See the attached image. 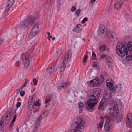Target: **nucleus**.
<instances>
[{"label": "nucleus", "mask_w": 132, "mask_h": 132, "mask_svg": "<svg viewBox=\"0 0 132 132\" xmlns=\"http://www.w3.org/2000/svg\"><path fill=\"white\" fill-rule=\"evenodd\" d=\"M88 20V18L87 17L84 18L81 21V22L82 23L84 24L85 22L87 21Z\"/></svg>", "instance_id": "obj_40"}, {"label": "nucleus", "mask_w": 132, "mask_h": 132, "mask_svg": "<svg viewBox=\"0 0 132 132\" xmlns=\"http://www.w3.org/2000/svg\"><path fill=\"white\" fill-rule=\"evenodd\" d=\"M121 85L120 84H119L116 86V89H117V90L119 91L121 89Z\"/></svg>", "instance_id": "obj_37"}, {"label": "nucleus", "mask_w": 132, "mask_h": 132, "mask_svg": "<svg viewBox=\"0 0 132 132\" xmlns=\"http://www.w3.org/2000/svg\"><path fill=\"white\" fill-rule=\"evenodd\" d=\"M33 82L34 84L35 85H36L37 84V82L36 79L34 78L33 79Z\"/></svg>", "instance_id": "obj_47"}, {"label": "nucleus", "mask_w": 132, "mask_h": 132, "mask_svg": "<svg viewBox=\"0 0 132 132\" xmlns=\"http://www.w3.org/2000/svg\"><path fill=\"white\" fill-rule=\"evenodd\" d=\"M42 118V115H39L38 116V117L37 119L38 120H39L40 121L41 120Z\"/></svg>", "instance_id": "obj_53"}, {"label": "nucleus", "mask_w": 132, "mask_h": 132, "mask_svg": "<svg viewBox=\"0 0 132 132\" xmlns=\"http://www.w3.org/2000/svg\"><path fill=\"white\" fill-rule=\"evenodd\" d=\"M56 63H57V61H56V62L55 63V64L52 67V68H53V70H54L55 68V67H56Z\"/></svg>", "instance_id": "obj_57"}, {"label": "nucleus", "mask_w": 132, "mask_h": 132, "mask_svg": "<svg viewBox=\"0 0 132 132\" xmlns=\"http://www.w3.org/2000/svg\"><path fill=\"white\" fill-rule=\"evenodd\" d=\"M104 117L106 119H108L106 120V122L108 124L110 123H112L113 121V118L112 117L111 115L110 116L108 114H107L104 116Z\"/></svg>", "instance_id": "obj_13"}, {"label": "nucleus", "mask_w": 132, "mask_h": 132, "mask_svg": "<svg viewBox=\"0 0 132 132\" xmlns=\"http://www.w3.org/2000/svg\"><path fill=\"white\" fill-rule=\"evenodd\" d=\"M113 82H106V85L108 87L110 88L113 85Z\"/></svg>", "instance_id": "obj_31"}, {"label": "nucleus", "mask_w": 132, "mask_h": 132, "mask_svg": "<svg viewBox=\"0 0 132 132\" xmlns=\"http://www.w3.org/2000/svg\"><path fill=\"white\" fill-rule=\"evenodd\" d=\"M62 51L61 49H58L56 51L55 53L56 55L59 56L60 55L62 54Z\"/></svg>", "instance_id": "obj_28"}, {"label": "nucleus", "mask_w": 132, "mask_h": 132, "mask_svg": "<svg viewBox=\"0 0 132 132\" xmlns=\"http://www.w3.org/2000/svg\"><path fill=\"white\" fill-rule=\"evenodd\" d=\"M16 114H15V115L14 116V117H13V120H13L14 121H15V120H16Z\"/></svg>", "instance_id": "obj_59"}, {"label": "nucleus", "mask_w": 132, "mask_h": 132, "mask_svg": "<svg viewBox=\"0 0 132 132\" xmlns=\"http://www.w3.org/2000/svg\"><path fill=\"white\" fill-rule=\"evenodd\" d=\"M73 132H81L80 130L78 129H74L73 130Z\"/></svg>", "instance_id": "obj_55"}, {"label": "nucleus", "mask_w": 132, "mask_h": 132, "mask_svg": "<svg viewBox=\"0 0 132 132\" xmlns=\"http://www.w3.org/2000/svg\"><path fill=\"white\" fill-rule=\"evenodd\" d=\"M3 41L4 40L3 39H0V44L2 43Z\"/></svg>", "instance_id": "obj_62"}, {"label": "nucleus", "mask_w": 132, "mask_h": 132, "mask_svg": "<svg viewBox=\"0 0 132 132\" xmlns=\"http://www.w3.org/2000/svg\"><path fill=\"white\" fill-rule=\"evenodd\" d=\"M65 65H63V66H61L60 67V71L61 72H63L65 68Z\"/></svg>", "instance_id": "obj_36"}, {"label": "nucleus", "mask_w": 132, "mask_h": 132, "mask_svg": "<svg viewBox=\"0 0 132 132\" xmlns=\"http://www.w3.org/2000/svg\"><path fill=\"white\" fill-rule=\"evenodd\" d=\"M8 1V4L5 9V11L6 12L9 11L10 8L14 2V0H9Z\"/></svg>", "instance_id": "obj_14"}, {"label": "nucleus", "mask_w": 132, "mask_h": 132, "mask_svg": "<svg viewBox=\"0 0 132 132\" xmlns=\"http://www.w3.org/2000/svg\"><path fill=\"white\" fill-rule=\"evenodd\" d=\"M34 103L31 102H29L28 108L29 110H32L33 108Z\"/></svg>", "instance_id": "obj_29"}, {"label": "nucleus", "mask_w": 132, "mask_h": 132, "mask_svg": "<svg viewBox=\"0 0 132 132\" xmlns=\"http://www.w3.org/2000/svg\"><path fill=\"white\" fill-rule=\"evenodd\" d=\"M106 55H104V54H102L100 56V57L101 58H104L105 57H106Z\"/></svg>", "instance_id": "obj_56"}, {"label": "nucleus", "mask_w": 132, "mask_h": 132, "mask_svg": "<svg viewBox=\"0 0 132 132\" xmlns=\"http://www.w3.org/2000/svg\"><path fill=\"white\" fill-rule=\"evenodd\" d=\"M21 104V103L20 102H18L16 104V107L17 108L19 107Z\"/></svg>", "instance_id": "obj_48"}, {"label": "nucleus", "mask_w": 132, "mask_h": 132, "mask_svg": "<svg viewBox=\"0 0 132 132\" xmlns=\"http://www.w3.org/2000/svg\"><path fill=\"white\" fill-rule=\"evenodd\" d=\"M111 97V93H105L104 92L103 96V99L100 103L98 106V109L100 110L102 109L103 106H106L108 102L110 104H112L113 103L111 102V99L110 98Z\"/></svg>", "instance_id": "obj_2"}, {"label": "nucleus", "mask_w": 132, "mask_h": 132, "mask_svg": "<svg viewBox=\"0 0 132 132\" xmlns=\"http://www.w3.org/2000/svg\"><path fill=\"white\" fill-rule=\"evenodd\" d=\"M10 119L7 118H5V116H3L2 118L1 122L2 123V121H3L4 124H7L9 123Z\"/></svg>", "instance_id": "obj_19"}, {"label": "nucleus", "mask_w": 132, "mask_h": 132, "mask_svg": "<svg viewBox=\"0 0 132 132\" xmlns=\"http://www.w3.org/2000/svg\"><path fill=\"white\" fill-rule=\"evenodd\" d=\"M28 81V80L27 79H26L25 80V82L23 83V85L22 86L24 87L26 86Z\"/></svg>", "instance_id": "obj_42"}, {"label": "nucleus", "mask_w": 132, "mask_h": 132, "mask_svg": "<svg viewBox=\"0 0 132 132\" xmlns=\"http://www.w3.org/2000/svg\"><path fill=\"white\" fill-rule=\"evenodd\" d=\"M15 65L17 67H19L20 65V63L19 61H18L16 62L15 63Z\"/></svg>", "instance_id": "obj_52"}, {"label": "nucleus", "mask_w": 132, "mask_h": 132, "mask_svg": "<svg viewBox=\"0 0 132 132\" xmlns=\"http://www.w3.org/2000/svg\"><path fill=\"white\" fill-rule=\"evenodd\" d=\"M12 114V110H10L6 111L4 116H5V118H9V119H11V118Z\"/></svg>", "instance_id": "obj_21"}, {"label": "nucleus", "mask_w": 132, "mask_h": 132, "mask_svg": "<svg viewBox=\"0 0 132 132\" xmlns=\"http://www.w3.org/2000/svg\"><path fill=\"white\" fill-rule=\"evenodd\" d=\"M32 55L28 53L25 54L23 58L24 59V60L23 61L24 66L26 67H28L29 65V61L31 59Z\"/></svg>", "instance_id": "obj_6"}, {"label": "nucleus", "mask_w": 132, "mask_h": 132, "mask_svg": "<svg viewBox=\"0 0 132 132\" xmlns=\"http://www.w3.org/2000/svg\"><path fill=\"white\" fill-rule=\"evenodd\" d=\"M47 112V111L46 110H43V115H44L45 117H46L47 116V114H48L47 113L46 115L45 114Z\"/></svg>", "instance_id": "obj_46"}, {"label": "nucleus", "mask_w": 132, "mask_h": 132, "mask_svg": "<svg viewBox=\"0 0 132 132\" xmlns=\"http://www.w3.org/2000/svg\"><path fill=\"white\" fill-rule=\"evenodd\" d=\"M95 79H94L93 80H90V84H91L92 83H93H93H94V81H95Z\"/></svg>", "instance_id": "obj_58"}, {"label": "nucleus", "mask_w": 132, "mask_h": 132, "mask_svg": "<svg viewBox=\"0 0 132 132\" xmlns=\"http://www.w3.org/2000/svg\"><path fill=\"white\" fill-rule=\"evenodd\" d=\"M99 49L101 51H104L107 50L106 46L104 45H101L99 47Z\"/></svg>", "instance_id": "obj_26"}, {"label": "nucleus", "mask_w": 132, "mask_h": 132, "mask_svg": "<svg viewBox=\"0 0 132 132\" xmlns=\"http://www.w3.org/2000/svg\"><path fill=\"white\" fill-rule=\"evenodd\" d=\"M76 9V7L75 6H73L71 9V11L72 12H74Z\"/></svg>", "instance_id": "obj_41"}, {"label": "nucleus", "mask_w": 132, "mask_h": 132, "mask_svg": "<svg viewBox=\"0 0 132 132\" xmlns=\"http://www.w3.org/2000/svg\"><path fill=\"white\" fill-rule=\"evenodd\" d=\"M81 29V25L79 24L76 26L75 28L73 29L72 31H75L77 33H78L80 31Z\"/></svg>", "instance_id": "obj_17"}, {"label": "nucleus", "mask_w": 132, "mask_h": 132, "mask_svg": "<svg viewBox=\"0 0 132 132\" xmlns=\"http://www.w3.org/2000/svg\"><path fill=\"white\" fill-rule=\"evenodd\" d=\"M106 60L105 61V63L109 67L112 65V59L110 56L107 57L106 58Z\"/></svg>", "instance_id": "obj_16"}, {"label": "nucleus", "mask_w": 132, "mask_h": 132, "mask_svg": "<svg viewBox=\"0 0 132 132\" xmlns=\"http://www.w3.org/2000/svg\"><path fill=\"white\" fill-rule=\"evenodd\" d=\"M116 117L115 118H114L115 120L117 122H119L122 120L123 117V114L122 113H119V115Z\"/></svg>", "instance_id": "obj_15"}, {"label": "nucleus", "mask_w": 132, "mask_h": 132, "mask_svg": "<svg viewBox=\"0 0 132 132\" xmlns=\"http://www.w3.org/2000/svg\"><path fill=\"white\" fill-rule=\"evenodd\" d=\"M104 28V26H102L101 25H100L99 26L98 29V34H103L105 32Z\"/></svg>", "instance_id": "obj_22"}, {"label": "nucleus", "mask_w": 132, "mask_h": 132, "mask_svg": "<svg viewBox=\"0 0 132 132\" xmlns=\"http://www.w3.org/2000/svg\"><path fill=\"white\" fill-rule=\"evenodd\" d=\"M127 124H129L128 127H130V125L132 122V114L131 113H128L127 115Z\"/></svg>", "instance_id": "obj_11"}, {"label": "nucleus", "mask_w": 132, "mask_h": 132, "mask_svg": "<svg viewBox=\"0 0 132 132\" xmlns=\"http://www.w3.org/2000/svg\"><path fill=\"white\" fill-rule=\"evenodd\" d=\"M95 80L94 81V83H93V86L96 87L100 85L102 83H100V81L99 80L98 78L96 77L95 79Z\"/></svg>", "instance_id": "obj_18"}, {"label": "nucleus", "mask_w": 132, "mask_h": 132, "mask_svg": "<svg viewBox=\"0 0 132 132\" xmlns=\"http://www.w3.org/2000/svg\"><path fill=\"white\" fill-rule=\"evenodd\" d=\"M126 59L127 60L130 61L132 60V54H130L129 53L126 54Z\"/></svg>", "instance_id": "obj_25"}, {"label": "nucleus", "mask_w": 132, "mask_h": 132, "mask_svg": "<svg viewBox=\"0 0 132 132\" xmlns=\"http://www.w3.org/2000/svg\"><path fill=\"white\" fill-rule=\"evenodd\" d=\"M88 58V56L87 55H85L84 57L83 60V62L85 63L86 62V60H87Z\"/></svg>", "instance_id": "obj_43"}, {"label": "nucleus", "mask_w": 132, "mask_h": 132, "mask_svg": "<svg viewBox=\"0 0 132 132\" xmlns=\"http://www.w3.org/2000/svg\"><path fill=\"white\" fill-rule=\"evenodd\" d=\"M39 26L38 25H35L32 29L30 34L31 35H36L39 32Z\"/></svg>", "instance_id": "obj_10"}, {"label": "nucleus", "mask_w": 132, "mask_h": 132, "mask_svg": "<svg viewBox=\"0 0 132 132\" xmlns=\"http://www.w3.org/2000/svg\"><path fill=\"white\" fill-rule=\"evenodd\" d=\"M99 80L100 81V83H102L104 80V76L102 75H100Z\"/></svg>", "instance_id": "obj_35"}, {"label": "nucleus", "mask_w": 132, "mask_h": 132, "mask_svg": "<svg viewBox=\"0 0 132 132\" xmlns=\"http://www.w3.org/2000/svg\"><path fill=\"white\" fill-rule=\"evenodd\" d=\"M108 81H109L110 82H113V81L111 78L109 79Z\"/></svg>", "instance_id": "obj_64"}, {"label": "nucleus", "mask_w": 132, "mask_h": 132, "mask_svg": "<svg viewBox=\"0 0 132 132\" xmlns=\"http://www.w3.org/2000/svg\"><path fill=\"white\" fill-rule=\"evenodd\" d=\"M40 120H39L37 119V120L36 121V126H38V125H40Z\"/></svg>", "instance_id": "obj_49"}, {"label": "nucleus", "mask_w": 132, "mask_h": 132, "mask_svg": "<svg viewBox=\"0 0 132 132\" xmlns=\"http://www.w3.org/2000/svg\"><path fill=\"white\" fill-rule=\"evenodd\" d=\"M70 83L69 82H63L61 84V87L62 88L64 89L65 87L69 86Z\"/></svg>", "instance_id": "obj_24"}, {"label": "nucleus", "mask_w": 132, "mask_h": 132, "mask_svg": "<svg viewBox=\"0 0 132 132\" xmlns=\"http://www.w3.org/2000/svg\"><path fill=\"white\" fill-rule=\"evenodd\" d=\"M123 3L122 2H120V3L117 2L116 3L114 6V8L118 10H119L122 6V4Z\"/></svg>", "instance_id": "obj_20"}, {"label": "nucleus", "mask_w": 132, "mask_h": 132, "mask_svg": "<svg viewBox=\"0 0 132 132\" xmlns=\"http://www.w3.org/2000/svg\"><path fill=\"white\" fill-rule=\"evenodd\" d=\"M36 51V50L34 46H32L31 48L29 50V52L31 54H34Z\"/></svg>", "instance_id": "obj_30"}, {"label": "nucleus", "mask_w": 132, "mask_h": 132, "mask_svg": "<svg viewBox=\"0 0 132 132\" xmlns=\"http://www.w3.org/2000/svg\"><path fill=\"white\" fill-rule=\"evenodd\" d=\"M52 67H51L50 69L48 70V72L50 73H51L53 71Z\"/></svg>", "instance_id": "obj_54"}, {"label": "nucleus", "mask_w": 132, "mask_h": 132, "mask_svg": "<svg viewBox=\"0 0 132 132\" xmlns=\"http://www.w3.org/2000/svg\"><path fill=\"white\" fill-rule=\"evenodd\" d=\"M38 127V126H36V127H35L33 130H34L35 131H36V130L37 129V128Z\"/></svg>", "instance_id": "obj_61"}, {"label": "nucleus", "mask_w": 132, "mask_h": 132, "mask_svg": "<svg viewBox=\"0 0 132 132\" xmlns=\"http://www.w3.org/2000/svg\"><path fill=\"white\" fill-rule=\"evenodd\" d=\"M33 97H30V98L29 97V102H31L34 103V102L35 101L34 100H33Z\"/></svg>", "instance_id": "obj_38"}, {"label": "nucleus", "mask_w": 132, "mask_h": 132, "mask_svg": "<svg viewBox=\"0 0 132 132\" xmlns=\"http://www.w3.org/2000/svg\"><path fill=\"white\" fill-rule=\"evenodd\" d=\"M116 90H117V89H116V88L115 89V87H113L110 90V93H113L114 92H115Z\"/></svg>", "instance_id": "obj_44"}, {"label": "nucleus", "mask_w": 132, "mask_h": 132, "mask_svg": "<svg viewBox=\"0 0 132 132\" xmlns=\"http://www.w3.org/2000/svg\"><path fill=\"white\" fill-rule=\"evenodd\" d=\"M124 14L127 17L129 15L128 13L126 11L124 12Z\"/></svg>", "instance_id": "obj_60"}, {"label": "nucleus", "mask_w": 132, "mask_h": 132, "mask_svg": "<svg viewBox=\"0 0 132 132\" xmlns=\"http://www.w3.org/2000/svg\"><path fill=\"white\" fill-rule=\"evenodd\" d=\"M84 122L83 121L82 118L81 117H78L77 119V121L75 123H73L72 127L73 128L81 129V127L83 126V125Z\"/></svg>", "instance_id": "obj_5"}, {"label": "nucleus", "mask_w": 132, "mask_h": 132, "mask_svg": "<svg viewBox=\"0 0 132 132\" xmlns=\"http://www.w3.org/2000/svg\"><path fill=\"white\" fill-rule=\"evenodd\" d=\"M36 20V18L32 16H30L27 17L23 22L21 23L20 24L21 28H24L32 24Z\"/></svg>", "instance_id": "obj_3"}, {"label": "nucleus", "mask_w": 132, "mask_h": 132, "mask_svg": "<svg viewBox=\"0 0 132 132\" xmlns=\"http://www.w3.org/2000/svg\"><path fill=\"white\" fill-rule=\"evenodd\" d=\"M51 100V98L50 97H48L47 98V99L45 100V102L47 103L48 102H50Z\"/></svg>", "instance_id": "obj_45"}, {"label": "nucleus", "mask_w": 132, "mask_h": 132, "mask_svg": "<svg viewBox=\"0 0 132 132\" xmlns=\"http://www.w3.org/2000/svg\"><path fill=\"white\" fill-rule=\"evenodd\" d=\"M78 105L79 106V113H81L83 109L84 104L82 103L79 102L78 103Z\"/></svg>", "instance_id": "obj_23"}, {"label": "nucleus", "mask_w": 132, "mask_h": 132, "mask_svg": "<svg viewBox=\"0 0 132 132\" xmlns=\"http://www.w3.org/2000/svg\"><path fill=\"white\" fill-rule=\"evenodd\" d=\"M109 109L110 110H112V112L111 113V115L113 117L114 116L117 115L119 113V110L116 109V107H114L113 108L111 109L109 108Z\"/></svg>", "instance_id": "obj_12"}, {"label": "nucleus", "mask_w": 132, "mask_h": 132, "mask_svg": "<svg viewBox=\"0 0 132 132\" xmlns=\"http://www.w3.org/2000/svg\"><path fill=\"white\" fill-rule=\"evenodd\" d=\"M101 91L98 88H96L93 90L91 92L90 95H89V100L90 101H96V100L99 98L100 96Z\"/></svg>", "instance_id": "obj_4"}, {"label": "nucleus", "mask_w": 132, "mask_h": 132, "mask_svg": "<svg viewBox=\"0 0 132 132\" xmlns=\"http://www.w3.org/2000/svg\"><path fill=\"white\" fill-rule=\"evenodd\" d=\"M106 34L108 38L112 41H114L117 39L116 34L112 31L108 30L106 31Z\"/></svg>", "instance_id": "obj_7"}, {"label": "nucleus", "mask_w": 132, "mask_h": 132, "mask_svg": "<svg viewBox=\"0 0 132 132\" xmlns=\"http://www.w3.org/2000/svg\"><path fill=\"white\" fill-rule=\"evenodd\" d=\"M25 92L24 91H21L20 92V95L22 96H23Z\"/></svg>", "instance_id": "obj_51"}, {"label": "nucleus", "mask_w": 132, "mask_h": 132, "mask_svg": "<svg viewBox=\"0 0 132 132\" xmlns=\"http://www.w3.org/2000/svg\"><path fill=\"white\" fill-rule=\"evenodd\" d=\"M92 101H90L89 99V100L86 101V104L87 109L90 110H92L95 106V104L97 103L98 101H95L92 102Z\"/></svg>", "instance_id": "obj_9"}, {"label": "nucleus", "mask_w": 132, "mask_h": 132, "mask_svg": "<svg viewBox=\"0 0 132 132\" xmlns=\"http://www.w3.org/2000/svg\"><path fill=\"white\" fill-rule=\"evenodd\" d=\"M104 122V120H102L99 124V126L98 127L100 128H102L103 126V124Z\"/></svg>", "instance_id": "obj_39"}, {"label": "nucleus", "mask_w": 132, "mask_h": 132, "mask_svg": "<svg viewBox=\"0 0 132 132\" xmlns=\"http://www.w3.org/2000/svg\"><path fill=\"white\" fill-rule=\"evenodd\" d=\"M127 47H125V45L122 42H118L116 45V50L117 53L120 55L121 56L125 55L126 53L132 54V42H128L127 45Z\"/></svg>", "instance_id": "obj_1"}, {"label": "nucleus", "mask_w": 132, "mask_h": 132, "mask_svg": "<svg viewBox=\"0 0 132 132\" xmlns=\"http://www.w3.org/2000/svg\"><path fill=\"white\" fill-rule=\"evenodd\" d=\"M34 105L35 106H38L39 105V104L38 101H36L35 102H34Z\"/></svg>", "instance_id": "obj_50"}, {"label": "nucleus", "mask_w": 132, "mask_h": 132, "mask_svg": "<svg viewBox=\"0 0 132 132\" xmlns=\"http://www.w3.org/2000/svg\"><path fill=\"white\" fill-rule=\"evenodd\" d=\"M96 55L95 54V52L94 51L92 52V59L93 60H95L96 59Z\"/></svg>", "instance_id": "obj_34"}, {"label": "nucleus", "mask_w": 132, "mask_h": 132, "mask_svg": "<svg viewBox=\"0 0 132 132\" xmlns=\"http://www.w3.org/2000/svg\"><path fill=\"white\" fill-rule=\"evenodd\" d=\"M71 51L70 50L68 51L67 52L66 54L65 55L64 59L63 61V65H65L69 61L71 57Z\"/></svg>", "instance_id": "obj_8"}, {"label": "nucleus", "mask_w": 132, "mask_h": 132, "mask_svg": "<svg viewBox=\"0 0 132 132\" xmlns=\"http://www.w3.org/2000/svg\"><path fill=\"white\" fill-rule=\"evenodd\" d=\"M92 66L96 68L97 69H98V64L96 62H94L92 65Z\"/></svg>", "instance_id": "obj_32"}, {"label": "nucleus", "mask_w": 132, "mask_h": 132, "mask_svg": "<svg viewBox=\"0 0 132 132\" xmlns=\"http://www.w3.org/2000/svg\"><path fill=\"white\" fill-rule=\"evenodd\" d=\"M61 88H62V87H61V86H59L58 87V89L59 90H61Z\"/></svg>", "instance_id": "obj_63"}, {"label": "nucleus", "mask_w": 132, "mask_h": 132, "mask_svg": "<svg viewBox=\"0 0 132 132\" xmlns=\"http://www.w3.org/2000/svg\"><path fill=\"white\" fill-rule=\"evenodd\" d=\"M110 123L108 124H108H107V123H105V125L104 126V129L106 131H107L108 130H109V129L110 128Z\"/></svg>", "instance_id": "obj_27"}, {"label": "nucleus", "mask_w": 132, "mask_h": 132, "mask_svg": "<svg viewBox=\"0 0 132 132\" xmlns=\"http://www.w3.org/2000/svg\"><path fill=\"white\" fill-rule=\"evenodd\" d=\"M81 11V10L80 9H79L76 10V11L75 12V13L76 14L77 16H78L79 15Z\"/></svg>", "instance_id": "obj_33"}]
</instances>
